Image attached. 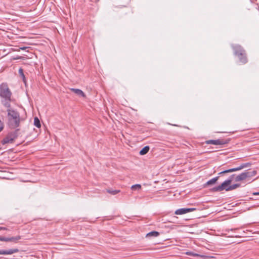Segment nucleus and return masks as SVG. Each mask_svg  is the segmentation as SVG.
<instances>
[{"label":"nucleus","mask_w":259,"mask_h":259,"mask_svg":"<svg viewBox=\"0 0 259 259\" xmlns=\"http://www.w3.org/2000/svg\"><path fill=\"white\" fill-rule=\"evenodd\" d=\"M12 92L7 83L3 82L0 85V97L2 98V103L6 108L11 107L10 102Z\"/></svg>","instance_id":"nucleus-1"},{"label":"nucleus","mask_w":259,"mask_h":259,"mask_svg":"<svg viewBox=\"0 0 259 259\" xmlns=\"http://www.w3.org/2000/svg\"><path fill=\"white\" fill-rule=\"evenodd\" d=\"M8 124L12 129L16 128L20 125V122L22 120L19 113L14 110L8 108Z\"/></svg>","instance_id":"nucleus-2"},{"label":"nucleus","mask_w":259,"mask_h":259,"mask_svg":"<svg viewBox=\"0 0 259 259\" xmlns=\"http://www.w3.org/2000/svg\"><path fill=\"white\" fill-rule=\"evenodd\" d=\"M256 174L257 171L256 170L251 169L245 170L235 177V182H240L245 180H249Z\"/></svg>","instance_id":"nucleus-3"},{"label":"nucleus","mask_w":259,"mask_h":259,"mask_svg":"<svg viewBox=\"0 0 259 259\" xmlns=\"http://www.w3.org/2000/svg\"><path fill=\"white\" fill-rule=\"evenodd\" d=\"M237 176L235 174L231 175L228 179L224 181L220 185L214 187L211 189L212 192H220L224 190L225 188V186L230 185L232 182L234 180L235 178Z\"/></svg>","instance_id":"nucleus-4"},{"label":"nucleus","mask_w":259,"mask_h":259,"mask_svg":"<svg viewBox=\"0 0 259 259\" xmlns=\"http://www.w3.org/2000/svg\"><path fill=\"white\" fill-rule=\"evenodd\" d=\"M19 129L17 128L15 130L14 132L9 133L7 136L2 141V143L3 145L8 144V143H13L15 139H16L18 136L19 134Z\"/></svg>","instance_id":"nucleus-5"},{"label":"nucleus","mask_w":259,"mask_h":259,"mask_svg":"<svg viewBox=\"0 0 259 259\" xmlns=\"http://www.w3.org/2000/svg\"><path fill=\"white\" fill-rule=\"evenodd\" d=\"M252 163L251 162H246V163H243L241 164L239 166L229 168L228 169L224 170L219 173V175H221L222 174H225L227 173L232 172L236 171H239L240 170H241L242 169H243L244 168H246L248 167H249L251 165Z\"/></svg>","instance_id":"nucleus-6"},{"label":"nucleus","mask_w":259,"mask_h":259,"mask_svg":"<svg viewBox=\"0 0 259 259\" xmlns=\"http://www.w3.org/2000/svg\"><path fill=\"white\" fill-rule=\"evenodd\" d=\"M231 141L230 138L218 139L217 140H209L205 141L207 144H213L215 145H225Z\"/></svg>","instance_id":"nucleus-7"},{"label":"nucleus","mask_w":259,"mask_h":259,"mask_svg":"<svg viewBox=\"0 0 259 259\" xmlns=\"http://www.w3.org/2000/svg\"><path fill=\"white\" fill-rule=\"evenodd\" d=\"M232 48L234 51V54L235 56L244 55L245 50L239 45H232Z\"/></svg>","instance_id":"nucleus-8"},{"label":"nucleus","mask_w":259,"mask_h":259,"mask_svg":"<svg viewBox=\"0 0 259 259\" xmlns=\"http://www.w3.org/2000/svg\"><path fill=\"white\" fill-rule=\"evenodd\" d=\"M196 210V208H182L176 210L175 213L177 215H181Z\"/></svg>","instance_id":"nucleus-9"},{"label":"nucleus","mask_w":259,"mask_h":259,"mask_svg":"<svg viewBox=\"0 0 259 259\" xmlns=\"http://www.w3.org/2000/svg\"><path fill=\"white\" fill-rule=\"evenodd\" d=\"M21 238V237L20 236H17L16 237H4L0 236V241H6V242L12 241V242H16L18 240H20Z\"/></svg>","instance_id":"nucleus-10"},{"label":"nucleus","mask_w":259,"mask_h":259,"mask_svg":"<svg viewBox=\"0 0 259 259\" xmlns=\"http://www.w3.org/2000/svg\"><path fill=\"white\" fill-rule=\"evenodd\" d=\"M18 252H19V249L17 248L10 249L8 250H0V254H12Z\"/></svg>","instance_id":"nucleus-11"},{"label":"nucleus","mask_w":259,"mask_h":259,"mask_svg":"<svg viewBox=\"0 0 259 259\" xmlns=\"http://www.w3.org/2000/svg\"><path fill=\"white\" fill-rule=\"evenodd\" d=\"M241 184L239 183L234 184L232 185H230L228 186H225V188L224 189V190H226V191H230L239 188Z\"/></svg>","instance_id":"nucleus-12"},{"label":"nucleus","mask_w":259,"mask_h":259,"mask_svg":"<svg viewBox=\"0 0 259 259\" xmlns=\"http://www.w3.org/2000/svg\"><path fill=\"white\" fill-rule=\"evenodd\" d=\"M223 175H224V174H222V175H219L218 174V175H219L218 176L215 177H214V178H212V179H211L209 180V181H208L206 183V184L204 185H205V186H209V185H212V184H215V183L217 182V181L219 180V179L220 177V176H223Z\"/></svg>","instance_id":"nucleus-13"},{"label":"nucleus","mask_w":259,"mask_h":259,"mask_svg":"<svg viewBox=\"0 0 259 259\" xmlns=\"http://www.w3.org/2000/svg\"><path fill=\"white\" fill-rule=\"evenodd\" d=\"M237 56L238 57L240 62L242 64H246L248 60L246 52H244V55L242 56L237 55Z\"/></svg>","instance_id":"nucleus-14"},{"label":"nucleus","mask_w":259,"mask_h":259,"mask_svg":"<svg viewBox=\"0 0 259 259\" xmlns=\"http://www.w3.org/2000/svg\"><path fill=\"white\" fill-rule=\"evenodd\" d=\"M160 235L159 232L156 231H152L147 233V238H151L153 237H156Z\"/></svg>","instance_id":"nucleus-15"},{"label":"nucleus","mask_w":259,"mask_h":259,"mask_svg":"<svg viewBox=\"0 0 259 259\" xmlns=\"http://www.w3.org/2000/svg\"><path fill=\"white\" fill-rule=\"evenodd\" d=\"M70 90L74 92L77 95H78L81 97L85 96L84 93L81 90L77 89H71Z\"/></svg>","instance_id":"nucleus-16"},{"label":"nucleus","mask_w":259,"mask_h":259,"mask_svg":"<svg viewBox=\"0 0 259 259\" xmlns=\"http://www.w3.org/2000/svg\"><path fill=\"white\" fill-rule=\"evenodd\" d=\"M141 188V186L140 184H136L131 187V189L133 191H139Z\"/></svg>","instance_id":"nucleus-17"},{"label":"nucleus","mask_w":259,"mask_h":259,"mask_svg":"<svg viewBox=\"0 0 259 259\" xmlns=\"http://www.w3.org/2000/svg\"><path fill=\"white\" fill-rule=\"evenodd\" d=\"M34 124L37 127H40L41 126L40 121L37 117H35L34 119Z\"/></svg>","instance_id":"nucleus-18"},{"label":"nucleus","mask_w":259,"mask_h":259,"mask_svg":"<svg viewBox=\"0 0 259 259\" xmlns=\"http://www.w3.org/2000/svg\"><path fill=\"white\" fill-rule=\"evenodd\" d=\"M19 75L22 77V78H23V80L24 81H25V75H24V74L23 73V70L22 68H19Z\"/></svg>","instance_id":"nucleus-19"},{"label":"nucleus","mask_w":259,"mask_h":259,"mask_svg":"<svg viewBox=\"0 0 259 259\" xmlns=\"http://www.w3.org/2000/svg\"><path fill=\"white\" fill-rule=\"evenodd\" d=\"M107 192L110 193V194H111L112 195H115L116 194H117L119 191V190H107Z\"/></svg>","instance_id":"nucleus-20"},{"label":"nucleus","mask_w":259,"mask_h":259,"mask_svg":"<svg viewBox=\"0 0 259 259\" xmlns=\"http://www.w3.org/2000/svg\"><path fill=\"white\" fill-rule=\"evenodd\" d=\"M140 154L141 155L146 154V146L142 148V149L140 152Z\"/></svg>","instance_id":"nucleus-21"},{"label":"nucleus","mask_w":259,"mask_h":259,"mask_svg":"<svg viewBox=\"0 0 259 259\" xmlns=\"http://www.w3.org/2000/svg\"><path fill=\"white\" fill-rule=\"evenodd\" d=\"M4 123L0 120V132L3 131V130L4 129Z\"/></svg>","instance_id":"nucleus-22"},{"label":"nucleus","mask_w":259,"mask_h":259,"mask_svg":"<svg viewBox=\"0 0 259 259\" xmlns=\"http://www.w3.org/2000/svg\"><path fill=\"white\" fill-rule=\"evenodd\" d=\"M252 195H259V192H253L252 193Z\"/></svg>","instance_id":"nucleus-23"},{"label":"nucleus","mask_w":259,"mask_h":259,"mask_svg":"<svg viewBox=\"0 0 259 259\" xmlns=\"http://www.w3.org/2000/svg\"><path fill=\"white\" fill-rule=\"evenodd\" d=\"M149 150V147L148 146H147V153L148 152Z\"/></svg>","instance_id":"nucleus-24"},{"label":"nucleus","mask_w":259,"mask_h":259,"mask_svg":"<svg viewBox=\"0 0 259 259\" xmlns=\"http://www.w3.org/2000/svg\"><path fill=\"white\" fill-rule=\"evenodd\" d=\"M25 49V47H23V48H21V49H22V50H24Z\"/></svg>","instance_id":"nucleus-25"},{"label":"nucleus","mask_w":259,"mask_h":259,"mask_svg":"<svg viewBox=\"0 0 259 259\" xmlns=\"http://www.w3.org/2000/svg\"><path fill=\"white\" fill-rule=\"evenodd\" d=\"M0 229H5V228H0Z\"/></svg>","instance_id":"nucleus-26"},{"label":"nucleus","mask_w":259,"mask_h":259,"mask_svg":"<svg viewBox=\"0 0 259 259\" xmlns=\"http://www.w3.org/2000/svg\"><path fill=\"white\" fill-rule=\"evenodd\" d=\"M256 179H257V178H256V179H254V180H252V181H253L255 180Z\"/></svg>","instance_id":"nucleus-27"},{"label":"nucleus","mask_w":259,"mask_h":259,"mask_svg":"<svg viewBox=\"0 0 259 259\" xmlns=\"http://www.w3.org/2000/svg\"><path fill=\"white\" fill-rule=\"evenodd\" d=\"M151 225V224H147V225Z\"/></svg>","instance_id":"nucleus-28"}]
</instances>
